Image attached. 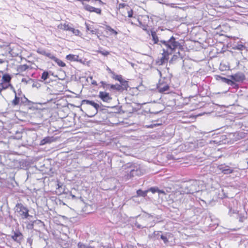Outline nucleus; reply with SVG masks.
<instances>
[{"mask_svg": "<svg viewBox=\"0 0 248 248\" xmlns=\"http://www.w3.org/2000/svg\"><path fill=\"white\" fill-rule=\"evenodd\" d=\"M159 45L162 48L163 54L167 55L171 54L176 48L182 47L180 42L173 36L167 41L161 40Z\"/></svg>", "mask_w": 248, "mask_h": 248, "instance_id": "obj_1", "label": "nucleus"}, {"mask_svg": "<svg viewBox=\"0 0 248 248\" xmlns=\"http://www.w3.org/2000/svg\"><path fill=\"white\" fill-rule=\"evenodd\" d=\"M122 169L125 170L124 177L128 180L135 176H141L145 172V170L140 165H135L128 163L122 167Z\"/></svg>", "mask_w": 248, "mask_h": 248, "instance_id": "obj_2", "label": "nucleus"}, {"mask_svg": "<svg viewBox=\"0 0 248 248\" xmlns=\"http://www.w3.org/2000/svg\"><path fill=\"white\" fill-rule=\"evenodd\" d=\"M201 182L196 180H191L184 183L182 186L183 191L186 194H193L201 190L200 186Z\"/></svg>", "mask_w": 248, "mask_h": 248, "instance_id": "obj_3", "label": "nucleus"}, {"mask_svg": "<svg viewBox=\"0 0 248 248\" xmlns=\"http://www.w3.org/2000/svg\"><path fill=\"white\" fill-rule=\"evenodd\" d=\"M29 209L28 207L21 203L16 204V216L19 219L24 220V219H30L32 217V216L29 215Z\"/></svg>", "mask_w": 248, "mask_h": 248, "instance_id": "obj_4", "label": "nucleus"}, {"mask_svg": "<svg viewBox=\"0 0 248 248\" xmlns=\"http://www.w3.org/2000/svg\"><path fill=\"white\" fill-rule=\"evenodd\" d=\"M28 67L29 66L26 64L20 65L16 67V71L18 72V73H16V79L21 80L22 82H24L25 84L32 82L33 79L29 77L22 78L20 74V72L25 71Z\"/></svg>", "mask_w": 248, "mask_h": 248, "instance_id": "obj_5", "label": "nucleus"}, {"mask_svg": "<svg viewBox=\"0 0 248 248\" xmlns=\"http://www.w3.org/2000/svg\"><path fill=\"white\" fill-rule=\"evenodd\" d=\"M31 101L25 95L22 96H16V109L29 108Z\"/></svg>", "mask_w": 248, "mask_h": 248, "instance_id": "obj_6", "label": "nucleus"}, {"mask_svg": "<svg viewBox=\"0 0 248 248\" xmlns=\"http://www.w3.org/2000/svg\"><path fill=\"white\" fill-rule=\"evenodd\" d=\"M28 108L16 109V119L20 121H26L28 119L27 110Z\"/></svg>", "mask_w": 248, "mask_h": 248, "instance_id": "obj_7", "label": "nucleus"}, {"mask_svg": "<svg viewBox=\"0 0 248 248\" xmlns=\"http://www.w3.org/2000/svg\"><path fill=\"white\" fill-rule=\"evenodd\" d=\"M165 79H160L157 85V89L159 93H163L168 91L170 86L168 83L165 81Z\"/></svg>", "mask_w": 248, "mask_h": 248, "instance_id": "obj_8", "label": "nucleus"}, {"mask_svg": "<svg viewBox=\"0 0 248 248\" xmlns=\"http://www.w3.org/2000/svg\"><path fill=\"white\" fill-rule=\"evenodd\" d=\"M120 84L121 85L118 84L115 85L111 84L110 86V89L121 92L124 90H127V89L129 88L128 82H123V83Z\"/></svg>", "mask_w": 248, "mask_h": 248, "instance_id": "obj_9", "label": "nucleus"}, {"mask_svg": "<svg viewBox=\"0 0 248 248\" xmlns=\"http://www.w3.org/2000/svg\"><path fill=\"white\" fill-rule=\"evenodd\" d=\"M228 143L232 144L235 141H238L242 138V136L238 133H230L228 135Z\"/></svg>", "mask_w": 248, "mask_h": 248, "instance_id": "obj_10", "label": "nucleus"}, {"mask_svg": "<svg viewBox=\"0 0 248 248\" xmlns=\"http://www.w3.org/2000/svg\"><path fill=\"white\" fill-rule=\"evenodd\" d=\"M228 137L227 135H222L217 136L216 139L212 141L216 144L221 145L228 143Z\"/></svg>", "mask_w": 248, "mask_h": 248, "instance_id": "obj_11", "label": "nucleus"}, {"mask_svg": "<svg viewBox=\"0 0 248 248\" xmlns=\"http://www.w3.org/2000/svg\"><path fill=\"white\" fill-rule=\"evenodd\" d=\"M11 77L10 75L8 74H4L2 76V80L3 82L2 83V89H6L7 88L8 85L10 86L12 89H13V92L16 93V90L13 88V87L11 86L9 82L11 80Z\"/></svg>", "mask_w": 248, "mask_h": 248, "instance_id": "obj_12", "label": "nucleus"}, {"mask_svg": "<svg viewBox=\"0 0 248 248\" xmlns=\"http://www.w3.org/2000/svg\"><path fill=\"white\" fill-rule=\"evenodd\" d=\"M82 5L84 9L86 11L90 12H94L99 15L101 14L102 10L100 8H95L84 2H82Z\"/></svg>", "mask_w": 248, "mask_h": 248, "instance_id": "obj_13", "label": "nucleus"}, {"mask_svg": "<svg viewBox=\"0 0 248 248\" xmlns=\"http://www.w3.org/2000/svg\"><path fill=\"white\" fill-rule=\"evenodd\" d=\"M81 105H91L93 106L95 108V113L94 114H96L98 112V110L100 108V106L99 104L95 103L93 101H90L88 100H83L82 101Z\"/></svg>", "mask_w": 248, "mask_h": 248, "instance_id": "obj_14", "label": "nucleus"}, {"mask_svg": "<svg viewBox=\"0 0 248 248\" xmlns=\"http://www.w3.org/2000/svg\"><path fill=\"white\" fill-rule=\"evenodd\" d=\"M231 78L236 82H241L245 79V76L243 73L238 72L235 74L232 75Z\"/></svg>", "mask_w": 248, "mask_h": 248, "instance_id": "obj_15", "label": "nucleus"}, {"mask_svg": "<svg viewBox=\"0 0 248 248\" xmlns=\"http://www.w3.org/2000/svg\"><path fill=\"white\" fill-rule=\"evenodd\" d=\"M99 97L105 102H109L112 100V97L109 93L106 92H100L98 95Z\"/></svg>", "mask_w": 248, "mask_h": 248, "instance_id": "obj_16", "label": "nucleus"}, {"mask_svg": "<svg viewBox=\"0 0 248 248\" xmlns=\"http://www.w3.org/2000/svg\"><path fill=\"white\" fill-rule=\"evenodd\" d=\"M218 168L224 174H229L233 171L232 169L225 165H220L218 166Z\"/></svg>", "mask_w": 248, "mask_h": 248, "instance_id": "obj_17", "label": "nucleus"}, {"mask_svg": "<svg viewBox=\"0 0 248 248\" xmlns=\"http://www.w3.org/2000/svg\"><path fill=\"white\" fill-rule=\"evenodd\" d=\"M185 147L186 148V149L188 152H192L197 150L195 141L186 142L185 144Z\"/></svg>", "mask_w": 248, "mask_h": 248, "instance_id": "obj_18", "label": "nucleus"}, {"mask_svg": "<svg viewBox=\"0 0 248 248\" xmlns=\"http://www.w3.org/2000/svg\"><path fill=\"white\" fill-rule=\"evenodd\" d=\"M143 212V214L140 216V217L141 219H142L143 220L147 221H150L151 220H152L154 217L153 215L148 214L144 211Z\"/></svg>", "mask_w": 248, "mask_h": 248, "instance_id": "obj_19", "label": "nucleus"}, {"mask_svg": "<svg viewBox=\"0 0 248 248\" xmlns=\"http://www.w3.org/2000/svg\"><path fill=\"white\" fill-rule=\"evenodd\" d=\"M233 49L240 51L247 50V47L241 42L236 44H233Z\"/></svg>", "mask_w": 248, "mask_h": 248, "instance_id": "obj_20", "label": "nucleus"}, {"mask_svg": "<svg viewBox=\"0 0 248 248\" xmlns=\"http://www.w3.org/2000/svg\"><path fill=\"white\" fill-rule=\"evenodd\" d=\"M66 58L67 60L70 61H75V62H81V59L79 60V56L77 55L74 54H69L66 56Z\"/></svg>", "mask_w": 248, "mask_h": 248, "instance_id": "obj_21", "label": "nucleus"}, {"mask_svg": "<svg viewBox=\"0 0 248 248\" xmlns=\"http://www.w3.org/2000/svg\"><path fill=\"white\" fill-rule=\"evenodd\" d=\"M50 75H53V73L51 71H44L41 77L42 81H46L49 78Z\"/></svg>", "mask_w": 248, "mask_h": 248, "instance_id": "obj_22", "label": "nucleus"}, {"mask_svg": "<svg viewBox=\"0 0 248 248\" xmlns=\"http://www.w3.org/2000/svg\"><path fill=\"white\" fill-rule=\"evenodd\" d=\"M54 141V138L53 137H47L43 139L41 141V145H44L46 143H50Z\"/></svg>", "mask_w": 248, "mask_h": 248, "instance_id": "obj_23", "label": "nucleus"}, {"mask_svg": "<svg viewBox=\"0 0 248 248\" xmlns=\"http://www.w3.org/2000/svg\"><path fill=\"white\" fill-rule=\"evenodd\" d=\"M23 237V235L20 232L16 231V243H18L19 245L24 242Z\"/></svg>", "mask_w": 248, "mask_h": 248, "instance_id": "obj_24", "label": "nucleus"}, {"mask_svg": "<svg viewBox=\"0 0 248 248\" xmlns=\"http://www.w3.org/2000/svg\"><path fill=\"white\" fill-rule=\"evenodd\" d=\"M151 35L154 44L159 45L160 40H159L158 36L155 31H151Z\"/></svg>", "mask_w": 248, "mask_h": 248, "instance_id": "obj_25", "label": "nucleus"}, {"mask_svg": "<svg viewBox=\"0 0 248 248\" xmlns=\"http://www.w3.org/2000/svg\"><path fill=\"white\" fill-rule=\"evenodd\" d=\"M161 232L155 231L150 236V238L153 240L159 239V236L160 235Z\"/></svg>", "mask_w": 248, "mask_h": 248, "instance_id": "obj_26", "label": "nucleus"}, {"mask_svg": "<svg viewBox=\"0 0 248 248\" xmlns=\"http://www.w3.org/2000/svg\"><path fill=\"white\" fill-rule=\"evenodd\" d=\"M58 27L61 30L69 31H71V30H72V28L70 27L68 24H67L66 23L61 24L59 25Z\"/></svg>", "mask_w": 248, "mask_h": 248, "instance_id": "obj_27", "label": "nucleus"}, {"mask_svg": "<svg viewBox=\"0 0 248 248\" xmlns=\"http://www.w3.org/2000/svg\"><path fill=\"white\" fill-rule=\"evenodd\" d=\"M196 146L197 147V149L198 150L200 148H201L204 146L205 144V141L203 140H196Z\"/></svg>", "mask_w": 248, "mask_h": 248, "instance_id": "obj_28", "label": "nucleus"}, {"mask_svg": "<svg viewBox=\"0 0 248 248\" xmlns=\"http://www.w3.org/2000/svg\"><path fill=\"white\" fill-rule=\"evenodd\" d=\"M112 78L116 80L119 81L120 83H123V82H127L123 78L121 75H116L115 74V75H113Z\"/></svg>", "mask_w": 248, "mask_h": 248, "instance_id": "obj_29", "label": "nucleus"}, {"mask_svg": "<svg viewBox=\"0 0 248 248\" xmlns=\"http://www.w3.org/2000/svg\"><path fill=\"white\" fill-rule=\"evenodd\" d=\"M219 78L221 79L222 81L228 84V85H232L234 84V82L231 79H228L226 78L221 77L219 76Z\"/></svg>", "mask_w": 248, "mask_h": 248, "instance_id": "obj_30", "label": "nucleus"}, {"mask_svg": "<svg viewBox=\"0 0 248 248\" xmlns=\"http://www.w3.org/2000/svg\"><path fill=\"white\" fill-rule=\"evenodd\" d=\"M78 248H94L93 247L82 243L79 242L78 244Z\"/></svg>", "mask_w": 248, "mask_h": 248, "instance_id": "obj_31", "label": "nucleus"}, {"mask_svg": "<svg viewBox=\"0 0 248 248\" xmlns=\"http://www.w3.org/2000/svg\"><path fill=\"white\" fill-rule=\"evenodd\" d=\"M86 30L87 31H90V32L92 34H95L96 31L95 30H93V27L90 26L87 23H85Z\"/></svg>", "mask_w": 248, "mask_h": 248, "instance_id": "obj_32", "label": "nucleus"}, {"mask_svg": "<svg viewBox=\"0 0 248 248\" xmlns=\"http://www.w3.org/2000/svg\"><path fill=\"white\" fill-rule=\"evenodd\" d=\"M53 61H55L60 66L64 67L65 66V64L62 61L56 57H55V59H54Z\"/></svg>", "mask_w": 248, "mask_h": 248, "instance_id": "obj_33", "label": "nucleus"}, {"mask_svg": "<svg viewBox=\"0 0 248 248\" xmlns=\"http://www.w3.org/2000/svg\"><path fill=\"white\" fill-rule=\"evenodd\" d=\"M161 218L160 216H156L155 217L154 216L153 219H152V223L151 224V227L154 225V224L156 223L157 222H159V220Z\"/></svg>", "mask_w": 248, "mask_h": 248, "instance_id": "obj_34", "label": "nucleus"}, {"mask_svg": "<svg viewBox=\"0 0 248 248\" xmlns=\"http://www.w3.org/2000/svg\"><path fill=\"white\" fill-rule=\"evenodd\" d=\"M147 192L148 191H142L141 189H139L137 190V195L139 196L145 197L147 195Z\"/></svg>", "mask_w": 248, "mask_h": 248, "instance_id": "obj_35", "label": "nucleus"}, {"mask_svg": "<svg viewBox=\"0 0 248 248\" xmlns=\"http://www.w3.org/2000/svg\"><path fill=\"white\" fill-rule=\"evenodd\" d=\"M106 30L111 32L113 34H114L115 35H116L118 34V32L117 31L114 30L113 29H112L110 26L108 25L106 26Z\"/></svg>", "mask_w": 248, "mask_h": 248, "instance_id": "obj_36", "label": "nucleus"}, {"mask_svg": "<svg viewBox=\"0 0 248 248\" xmlns=\"http://www.w3.org/2000/svg\"><path fill=\"white\" fill-rule=\"evenodd\" d=\"M13 182L16 183L15 181L14 177L11 178L9 181H8V187L9 188H12L14 187V184Z\"/></svg>", "mask_w": 248, "mask_h": 248, "instance_id": "obj_37", "label": "nucleus"}, {"mask_svg": "<svg viewBox=\"0 0 248 248\" xmlns=\"http://www.w3.org/2000/svg\"><path fill=\"white\" fill-rule=\"evenodd\" d=\"M100 83L101 84L102 87L104 88H107V89L110 88V86L111 84H108L106 82L103 81H101Z\"/></svg>", "mask_w": 248, "mask_h": 248, "instance_id": "obj_38", "label": "nucleus"}, {"mask_svg": "<svg viewBox=\"0 0 248 248\" xmlns=\"http://www.w3.org/2000/svg\"><path fill=\"white\" fill-rule=\"evenodd\" d=\"M70 31L72 32L75 35L79 36L80 34V31L78 30L75 29L73 28H72V30Z\"/></svg>", "mask_w": 248, "mask_h": 248, "instance_id": "obj_39", "label": "nucleus"}, {"mask_svg": "<svg viewBox=\"0 0 248 248\" xmlns=\"http://www.w3.org/2000/svg\"><path fill=\"white\" fill-rule=\"evenodd\" d=\"M45 56L48 57L49 58H50V59H51L52 60H54L56 57L53 54H52L51 53L48 52H46Z\"/></svg>", "mask_w": 248, "mask_h": 248, "instance_id": "obj_40", "label": "nucleus"}, {"mask_svg": "<svg viewBox=\"0 0 248 248\" xmlns=\"http://www.w3.org/2000/svg\"><path fill=\"white\" fill-rule=\"evenodd\" d=\"M37 52L39 54H41V55H44L45 56L46 55V51L44 49H41V48H39L37 50Z\"/></svg>", "mask_w": 248, "mask_h": 248, "instance_id": "obj_41", "label": "nucleus"}, {"mask_svg": "<svg viewBox=\"0 0 248 248\" xmlns=\"http://www.w3.org/2000/svg\"><path fill=\"white\" fill-rule=\"evenodd\" d=\"M150 191H151L153 193H155L156 192H157L158 191H159V189L156 187H151L148 190Z\"/></svg>", "mask_w": 248, "mask_h": 248, "instance_id": "obj_42", "label": "nucleus"}, {"mask_svg": "<svg viewBox=\"0 0 248 248\" xmlns=\"http://www.w3.org/2000/svg\"><path fill=\"white\" fill-rule=\"evenodd\" d=\"M135 225L136 227H137V228H138L139 229H141V228H143L146 227L148 225L146 224L144 226H142V225L140 224L138 222L136 221L135 223Z\"/></svg>", "mask_w": 248, "mask_h": 248, "instance_id": "obj_43", "label": "nucleus"}, {"mask_svg": "<svg viewBox=\"0 0 248 248\" xmlns=\"http://www.w3.org/2000/svg\"><path fill=\"white\" fill-rule=\"evenodd\" d=\"M161 239L163 241L165 244H167L168 243L169 240L166 236L161 234Z\"/></svg>", "mask_w": 248, "mask_h": 248, "instance_id": "obj_44", "label": "nucleus"}, {"mask_svg": "<svg viewBox=\"0 0 248 248\" xmlns=\"http://www.w3.org/2000/svg\"><path fill=\"white\" fill-rule=\"evenodd\" d=\"M98 53L102 54L103 56H108L109 54L108 51H106V50H104V51L99 50V51H98Z\"/></svg>", "mask_w": 248, "mask_h": 248, "instance_id": "obj_45", "label": "nucleus"}, {"mask_svg": "<svg viewBox=\"0 0 248 248\" xmlns=\"http://www.w3.org/2000/svg\"><path fill=\"white\" fill-rule=\"evenodd\" d=\"M237 212V210L232 209V208H229V214L230 216H232L233 214H236Z\"/></svg>", "mask_w": 248, "mask_h": 248, "instance_id": "obj_46", "label": "nucleus"}, {"mask_svg": "<svg viewBox=\"0 0 248 248\" xmlns=\"http://www.w3.org/2000/svg\"><path fill=\"white\" fill-rule=\"evenodd\" d=\"M247 217L244 216H242L241 215H239V221L241 222H243L246 219Z\"/></svg>", "mask_w": 248, "mask_h": 248, "instance_id": "obj_47", "label": "nucleus"}, {"mask_svg": "<svg viewBox=\"0 0 248 248\" xmlns=\"http://www.w3.org/2000/svg\"><path fill=\"white\" fill-rule=\"evenodd\" d=\"M16 61L19 62V61H21L22 60L23 58L22 57L21 55H19V53H18L17 52H16Z\"/></svg>", "mask_w": 248, "mask_h": 248, "instance_id": "obj_48", "label": "nucleus"}, {"mask_svg": "<svg viewBox=\"0 0 248 248\" xmlns=\"http://www.w3.org/2000/svg\"><path fill=\"white\" fill-rule=\"evenodd\" d=\"M127 14H128V17H132L133 16V10L132 9H130V10H128V8H127Z\"/></svg>", "mask_w": 248, "mask_h": 248, "instance_id": "obj_49", "label": "nucleus"}, {"mask_svg": "<svg viewBox=\"0 0 248 248\" xmlns=\"http://www.w3.org/2000/svg\"><path fill=\"white\" fill-rule=\"evenodd\" d=\"M22 137V133L21 132L16 131V140L21 139Z\"/></svg>", "mask_w": 248, "mask_h": 248, "instance_id": "obj_50", "label": "nucleus"}, {"mask_svg": "<svg viewBox=\"0 0 248 248\" xmlns=\"http://www.w3.org/2000/svg\"><path fill=\"white\" fill-rule=\"evenodd\" d=\"M27 243L29 244L30 246H31L32 243V239L31 238H28L27 240Z\"/></svg>", "mask_w": 248, "mask_h": 248, "instance_id": "obj_51", "label": "nucleus"}, {"mask_svg": "<svg viewBox=\"0 0 248 248\" xmlns=\"http://www.w3.org/2000/svg\"><path fill=\"white\" fill-rule=\"evenodd\" d=\"M126 6V5L124 3H120L119 4V9H121V8H124L125 6Z\"/></svg>", "mask_w": 248, "mask_h": 248, "instance_id": "obj_52", "label": "nucleus"}, {"mask_svg": "<svg viewBox=\"0 0 248 248\" xmlns=\"http://www.w3.org/2000/svg\"><path fill=\"white\" fill-rule=\"evenodd\" d=\"M163 54L164 57L161 59V64H162L164 63L165 57L168 56L167 55H165V54Z\"/></svg>", "mask_w": 248, "mask_h": 248, "instance_id": "obj_53", "label": "nucleus"}, {"mask_svg": "<svg viewBox=\"0 0 248 248\" xmlns=\"http://www.w3.org/2000/svg\"><path fill=\"white\" fill-rule=\"evenodd\" d=\"M107 71L110 74H112V75H115V73L113 72L109 67H107Z\"/></svg>", "mask_w": 248, "mask_h": 248, "instance_id": "obj_54", "label": "nucleus"}, {"mask_svg": "<svg viewBox=\"0 0 248 248\" xmlns=\"http://www.w3.org/2000/svg\"><path fill=\"white\" fill-rule=\"evenodd\" d=\"M19 163L20 164V169H24V168L25 167V166H23V161H19Z\"/></svg>", "mask_w": 248, "mask_h": 248, "instance_id": "obj_55", "label": "nucleus"}, {"mask_svg": "<svg viewBox=\"0 0 248 248\" xmlns=\"http://www.w3.org/2000/svg\"><path fill=\"white\" fill-rule=\"evenodd\" d=\"M18 50V51H20V54H21L22 52V47L19 46H16V50Z\"/></svg>", "mask_w": 248, "mask_h": 248, "instance_id": "obj_56", "label": "nucleus"}, {"mask_svg": "<svg viewBox=\"0 0 248 248\" xmlns=\"http://www.w3.org/2000/svg\"><path fill=\"white\" fill-rule=\"evenodd\" d=\"M22 95H25L23 94L20 90H18V96H22Z\"/></svg>", "mask_w": 248, "mask_h": 248, "instance_id": "obj_57", "label": "nucleus"}, {"mask_svg": "<svg viewBox=\"0 0 248 248\" xmlns=\"http://www.w3.org/2000/svg\"><path fill=\"white\" fill-rule=\"evenodd\" d=\"M12 103L13 106H16V96L15 97V98L13 100Z\"/></svg>", "mask_w": 248, "mask_h": 248, "instance_id": "obj_58", "label": "nucleus"}, {"mask_svg": "<svg viewBox=\"0 0 248 248\" xmlns=\"http://www.w3.org/2000/svg\"><path fill=\"white\" fill-rule=\"evenodd\" d=\"M92 84L93 85H97V83L95 80H93L92 82Z\"/></svg>", "mask_w": 248, "mask_h": 248, "instance_id": "obj_59", "label": "nucleus"}, {"mask_svg": "<svg viewBox=\"0 0 248 248\" xmlns=\"http://www.w3.org/2000/svg\"><path fill=\"white\" fill-rule=\"evenodd\" d=\"M31 83H32V82H31L30 84H31ZM32 87H36V85L33 82V81L32 82Z\"/></svg>", "mask_w": 248, "mask_h": 248, "instance_id": "obj_60", "label": "nucleus"}, {"mask_svg": "<svg viewBox=\"0 0 248 248\" xmlns=\"http://www.w3.org/2000/svg\"><path fill=\"white\" fill-rule=\"evenodd\" d=\"M157 192H158L159 193H165L164 191H162V190H160L159 189V191H157Z\"/></svg>", "mask_w": 248, "mask_h": 248, "instance_id": "obj_61", "label": "nucleus"}, {"mask_svg": "<svg viewBox=\"0 0 248 248\" xmlns=\"http://www.w3.org/2000/svg\"><path fill=\"white\" fill-rule=\"evenodd\" d=\"M16 237V232H14V235L12 236V238L15 240H16V238H15Z\"/></svg>", "mask_w": 248, "mask_h": 248, "instance_id": "obj_62", "label": "nucleus"}, {"mask_svg": "<svg viewBox=\"0 0 248 248\" xmlns=\"http://www.w3.org/2000/svg\"><path fill=\"white\" fill-rule=\"evenodd\" d=\"M72 197H73V198H75L76 197H75V196H74V195H72Z\"/></svg>", "mask_w": 248, "mask_h": 248, "instance_id": "obj_63", "label": "nucleus"}, {"mask_svg": "<svg viewBox=\"0 0 248 248\" xmlns=\"http://www.w3.org/2000/svg\"><path fill=\"white\" fill-rule=\"evenodd\" d=\"M159 238L161 239V234H160V235L159 236Z\"/></svg>", "mask_w": 248, "mask_h": 248, "instance_id": "obj_64", "label": "nucleus"}]
</instances>
